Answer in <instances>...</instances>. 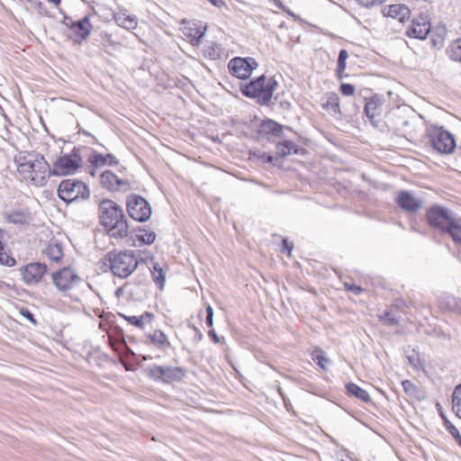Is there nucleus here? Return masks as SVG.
I'll return each mask as SVG.
<instances>
[{
	"instance_id": "obj_57",
	"label": "nucleus",
	"mask_w": 461,
	"mask_h": 461,
	"mask_svg": "<svg viewBox=\"0 0 461 461\" xmlns=\"http://www.w3.org/2000/svg\"><path fill=\"white\" fill-rule=\"evenodd\" d=\"M11 288V285L5 281L0 280V291L5 292Z\"/></svg>"
},
{
	"instance_id": "obj_25",
	"label": "nucleus",
	"mask_w": 461,
	"mask_h": 461,
	"mask_svg": "<svg viewBox=\"0 0 461 461\" xmlns=\"http://www.w3.org/2000/svg\"><path fill=\"white\" fill-rule=\"evenodd\" d=\"M381 104V98L378 97L377 95H375L370 99L366 100L364 107V112L370 121L374 120L375 117L379 113L378 109Z\"/></svg>"
},
{
	"instance_id": "obj_54",
	"label": "nucleus",
	"mask_w": 461,
	"mask_h": 461,
	"mask_svg": "<svg viewBox=\"0 0 461 461\" xmlns=\"http://www.w3.org/2000/svg\"><path fill=\"white\" fill-rule=\"evenodd\" d=\"M293 249V246L290 245L286 239L283 240L282 243V252H287L289 255L291 254Z\"/></svg>"
},
{
	"instance_id": "obj_2",
	"label": "nucleus",
	"mask_w": 461,
	"mask_h": 461,
	"mask_svg": "<svg viewBox=\"0 0 461 461\" xmlns=\"http://www.w3.org/2000/svg\"><path fill=\"white\" fill-rule=\"evenodd\" d=\"M142 262L145 260L136 258L133 250H112L104 257V264L109 267L113 276L120 278L130 276Z\"/></svg>"
},
{
	"instance_id": "obj_28",
	"label": "nucleus",
	"mask_w": 461,
	"mask_h": 461,
	"mask_svg": "<svg viewBox=\"0 0 461 461\" xmlns=\"http://www.w3.org/2000/svg\"><path fill=\"white\" fill-rule=\"evenodd\" d=\"M346 388L348 395L355 396L366 403L371 402L369 393L366 390L359 387L357 384L354 383H348L347 384Z\"/></svg>"
},
{
	"instance_id": "obj_30",
	"label": "nucleus",
	"mask_w": 461,
	"mask_h": 461,
	"mask_svg": "<svg viewBox=\"0 0 461 461\" xmlns=\"http://www.w3.org/2000/svg\"><path fill=\"white\" fill-rule=\"evenodd\" d=\"M204 31L205 29L203 31L201 27H185L184 29V34L189 38V41L192 45L196 46L201 42V40L204 35Z\"/></svg>"
},
{
	"instance_id": "obj_60",
	"label": "nucleus",
	"mask_w": 461,
	"mask_h": 461,
	"mask_svg": "<svg viewBox=\"0 0 461 461\" xmlns=\"http://www.w3.org/2000/svg\"><path fill=\"white\" fill-rule=\"evenodd\" d=\"M210 3H212L216 7H221L224 5V2L222 0H208Z\"/></svg>"
},
{
	"instance_id": "obj_34",
	"label": "nucleus",
	"mask_w": 461,
	"mask_h": 461,
	"mask_svg": "<svg viewBox=\"0 0 461 461\" xmlns=\"http://www.w3.org/2000/svg\"><path fill=\"white\" fill-rule=\"evenodd\" d=\"M452 409L461 419V384L456 386L452 394Z\"/></svg>"
},
{
	"instance_id": "obj_39",
	"label": "nucleus",
	"mask_w": 461,
	"mask_h": 461,
	"mask_svg": "<svg viewBox=\"0 0 461 461\" xmlns=\"http://www.w3.org/2000/svg\"><path fill=\"white\" fill-rule=\"evenodd\" d=\"M432 32L438 36L439 39V43H444V41L447 35V29L444 24L436 26Z\"/></svg>"
},
{
	"instance_id": "obj_56",
	"label": "nucleus",
	"mask_w": 461,
	"mask_h": 461,
	"mask_svg": "<svg viewBox=\"0 0 461 461\" xmlns=\"http://www.w3.org/2000/svg\"><path fill=\"white\" fill-rule=\"evenodd\" d=\"M348 58V53L346 50H340L339 52V58H338V60H342V61H345L347 62V59Z\"/></svg>"
},
{
	"instance_id": "obj_27",
	"label": "nucleus",
	"mask_w": 461,
	"mask_h": 461,
	"mask_svg": "<svg viewBox=\"0 0 461 461\" xmlns=\"http://www.w3.org/2000/svg\"><path fill=\"white\" fill-rule=\"evenodd\" d=\"M447 234H448L452 240L458 245H461V218L455 216L449 227L447 228Z\"/></svg>"
},
{
	"instance_id": "obj_47",
	"label": "nucleus",
	"mask_w": 461,
	"mask_h": 461,
	"mask_svg": "<svg viewBox=\"0 0 461 461\" xmlns=\"http://www.w3.org/2000/svg\"><path fill=\"white\" fill-rule=\"evenodd\" d=\"M346 67H347V62L342 61V60L341 61L338 60L336 75H337L338 79L340 81H341V73L345 72Z\"/></svg>"
},
{
	"instance_id": "obj_35",
	"label": "nucleus",
	"mask_w": 461,
	"mask_h": 461,
	"mask_svg": "<svg viewBox=\"0 0 461 461\" xmlns=\"http://www.w3.org/2000/svg\"><path fill=\"white\" fill-rule=\"evenodd\" d=\"M140 234H136L137 240L143 244L150 245L156 240V233L153 230H147L145 229H140Z\"/></svg>"
},
{
	"instance_id": "obj_45",
	"label": "nucleus",
	"mask_w": 461,
	"mask_h": 461,
	"mask_svg": "<svg viewBox=\"0 0 461 461\" xmlns=\"http://www.w3.org/2000/svg\"><path fill=\"white\" fill-rule=\"evenodd\" d=\"M357 3L364 7H372L375 5H381L385 0H357Z\"/></svg>"
},
{
	"instance_id": "obj_4",
	"label": "nucleus",
	"mask_w": 461,
	"mask_h": 461,
	"mask_svg": "<svg viewBox=\"0 0 461 461\" xmlns=\"http://www.w3.org/2000/svg\"><path fill=\"white\" fill-rule=\"evenodd\" d=\"M277 86V81L274 77L267 78L262 75L242 86L240 90L246 97L257 98L259 104L267 105Z\"/></svg>"
},
{
	"instance_id": "obj_5",
	"label": "nucleus",
	"mask_w": 461,
	"mask_h": 461,
	"mask_svg": "<svg viewBox=\"0 0 461 461\" xmlns=\"http://www.w3.org/2000/svg\"><path fill=\"white\" fill-rule=\"evenodd\" d=\"M85 147H74L69 154L59 156L53 164L50 174L53 176L72 175L82 167V152L86 150Z\"/></svg>"
},
{
	"instance_id": "obj_32",
	"label": "nucleus",
	"mask_w": 461,
	"mask_h": 461,
	"mask_svg": "<svg viewBox=\"0 0 461 461\" xmlns=\"http://www.w3.org/2000/svg\"><path fill=\"white\" fill-rule=\"evenodd\" d=\"M446 51L451 60L461 62V38L451 42Z\"/></svg>"
},
{
	"instance_id": "obj_41",
	"label": "nucleus",
	"mask_w": 461,
	"mask_h": 461,
	"mask_svg": "<svg viewBox=\"0 0 461 461\" xmlns=\"http://www.w3.org/2000/svg\"><path fill=\"white\" fill-rule=\"evenodd\" d=\"M404 392L410 395H413L417 392V386L413 384L410 380H404L402 382Z\"/></svg>"
},
{
	"instance_id": "obj_58",
	"label": "nucleus",
	"mask_w": 461,
	"mask_h": 461,
	"mask_svg": "<svg viewBox=\"0 0 461 461\" xmlns=\"http://www.w3.org/2000/svg\"><path fill=\"white\" fill-rule=\"evenodd\" d=\"M431 42H432V45L437 48H441L444 44V43H439V39L438 37L437 38L434 37V35H432V37H431Z\"/></svg>"
},
{
	"instance_id": "obj_14",
	"label": "nucleus",
	"mask_w": 461,
	"mask_h": 461,
	"mask_svg": "<svg viewBox=\"0 0 461 461\" xmlns=\"http://www.w3.org/2000/svg\"><path fill=\"white\" fill-rule=\"evenodd\" d=\"M101 185L108 191H127L130 189V183L127 179L120 178L113 172L105 170L100 175Z\"/></svg>"
},
{
	"instance_id": "obj_20",
	"label": "nucleus",
	"mask_w": 461,
	"mask_h": 461,
	"mask_svg": "<svg viewBox=\"0 0 461 461\" xmlns=\"http://www.w3.org/2000/svg\"><path fill=\"white\" fill-rule=\"evenodd\" d=\"M5 221L14 225H27L31 221V213L27 209L16 210L7 212L4 216Z\"/></svg>"
},
{
	"instance_id": "obj_40",
	"label": "nucleus",
	"mask_w": 461,
	"mask_h": 461,
	"mask_svg": "<svg viewBox=\"0 0 461 461\" xmlns=\"http://www.w3.org/2000/svg\"><path fill=\"white\" fill-rule=\"evenodd\" d=\"M339 92L345 96H351L355 93V86L351 84L341 83L339 86Z\"/></svg>"
},
{
	"instance_id": "obj_38",
	"label": "nucleus",
	"mask_w": 461,
	"mask_h": 461,
	"mask_svg": "<svg viewBox=\"0 0 461 461\" xmlns=\"http://www.w3.org/2000/svg\"><path fill=\"white\" fill-rule=\"evenodd\" d=\"M447 430L461 447V435L458 429L451 422H447Z\"/></svg>"
},
{
	"instance_id": "obj_18",
	"label": "nucleus",
	"mask_w": 461,
	"mask_h": 461,
	"mask_svg": "<svg viewBox=\"0 0 461 461\" xmlns=\"http://www.w3.org/2000/svg\"><path fill=\"white\" fill-rule=\"evenodd\" d=\"M92 29L93 25L90 22V18L86 15L76 21L75 23L71 25L70 31L75 35L77 41H84L91 34Z\"/></svg>"
},
{
	"instance_id": "obj_51",
	"label": "nucleus",
	"mask_w": 461,
	"mask_h": 461,
	"mask_svg": "<svg viewBox=\"0 0 461 461\" xmlns=\"http://www.w3.org/2000/svg\"><path fill=\"white\" fill-rule=\"evenodd\" d=\"M208 336L214 343H220L221 340H223V338H220L214 330H210L208 331Z\"/></svg>"
},
{
	"instance_id": "obj_23",
	"label": "nucleus",
	"mask_w": 461,
	"mask_h": 461,
	"mask_svg": "<svg viewBox=\"0 0 461 461\" xmlns=\"http://www.w3.org/2000/svg\"><path fill=\"white\" fill-rule=\"evenodd\" d=\"M43 254L51 261L58 263L63 258L62 247L57 241H50L43 250Z\"/></svg>"
},
{
	"instance_id": "obj_44",
	"label": "nucleus",
	"mask_w": 461,
	"mask_h": 461,
	"mask_svg": "<svg viewBox=\"0 0 461 461\" xmlns=\"http://www.w3.org/2000/svg\"><path fill=\"white\" fill-rule=\"evenodd\" d=\"M205 324L209 328L213 325V309L211 305L206 306Z\"/></svg>"
},
{
	"instance_id": "obj_3",
	"label": "nucleus",
	"mask_w": 461,
	"mask_h": 461,
	"mask_svg": "<svg viewBox=\"0 0 461 461\" xmlns=\"http://www.w3.org/2000/svg\"><path fill=\"white\" fill-rule=\"evenodd\" d=\"M17 162V170L25 179H30L35 185L47 181V172L50 173V166L43 156L31 155L20 158Z\"/></svg>"
},
{
	"instance_id": "obj_37",
	"label": "nucleus",
	"mask_w": 461,
	"mask_h": 461,
	"mask_svg": "<svg viewBox=\"0 0 461 461\" xmlns=\"http://www.w3.org/2000/svg\"><path fill=\"white\" fill-rule=\"evenodd\" d=\"M249 154L251 157L260 160L262 163H268V164L276 165L275 161L276 159L273 156L268 155L265 151L255 149V150H250Z\"/></svg>"
},
{
	"instance_id": "obj_16",
	"label": "nucleus",
	"mask_w": 461,
	"mask_h": 461,
	"mask_svg": "<svg viewBox=\"0 0 461 461\" xmlns=\"http://www.w3.org/2000/svg\"><path fill=\"white\" fill-rule=\"evenodd\" d=\"M395 201L401 209L411 213L418 212L422 206L421 200L415 198L409 191H400Z\"/></svg>"
},
{
	"instance_id": "obj_26",
	"label": "nucleus",
	"mask_w": 461,
	"mask_h": 461,
	"mask_svg": "<svg viewBox=\"0 0 461 461\" xmlns=\"http://www.w3.org/2000/svg\"><path fill=\"white\" fill-rule=\"evenodd\" d=\"M282 125L273 120L263 121L259 125V133L279 136L282 132Z\"/></svg>"
},
{
	"instance_id": "obj_12",
	"label": "nucleus",
	"mask_w": 461,
	"mask_h": 461,
	"mask_svg": "<svg viewBox=\"0 0 461 461\" xmlns=\"http://www.w3.org/2000/svg\"><path fill=\"white\" fill-rule=\"evenodd\" d=\"M19 271L22 280L27 285H33L41 282L48 271V267L45 263L32 262L22 267Z\"/></svg>"
},
{
	"instance_id": "obj_43",
	"label": "nucleus",
	"mask_w": 461,
	"mask_h": 461,
	"mask_svg": "<svg viewBox=\"0 0 461 461\" xmlns=\"http://www.w3.org/2000/svg\"><path fill=\"white\" fill-rule=\"evenodd\" d=\"M20 313L22 316H23L25 319H27L33 325H37V321L35 320L33 314L32 313V312L29 309L22 308L20 310Z\"/></svg>"
},
{
	"instance_id": "obj_9",
	"label": "nucleus",
	"mask_w": 461,
	"mask_h": 461,
	"mask_svg": "<svg viewBox=\"0 0 461 461\" xmlns=\"http://www.w3.org/2000/svg\"><path fill=\"white\" fill-rule=\"evenodd\" d=\"M431 146L441 154H450L456 148L453 135L442 127H435L430 131Z\"/></svg>"
},
{
	"instance_id": "obj_36",
	"label": "nucleus",
	"mask_w": 461,
	"mask_h": 461,
	"mask_svg": "<svg viewBox=\"0 0 461 461\" xmlns=\"http://www.w3.org/2000/svg\"><path fill=\"white\" fill-rule=\"evenodd\" d=\"M447 309L454 313L461 314V299L455 296H448L446 299Z\"/></svg>"
},
{
	"instance_id": "obj_33",
	"label": "nucleus",
	"mask_w": 461,
	"mask_h": 461,
	"mask_svg": "<svg viewBox=\"0 0 461 461\" xmlns=\"http://www.w3.org/2000/svg\"><path fill=\"white\" fill-rule=\"evenodd\" d=\"M153 281L157 286L162 290L165 285V272L158 263H153V269L151 270Z\"/></svg>"
},
{
	"instance_id": "obj_1",
	"label": "nucleus",
	"mask_w": 461,
	"mask_h": 461,
	"mask_svg": "<svg viewBox=\"0 0 461 461\" xmlns=\"http://www.w3.org/2000/svg\"><path fill=\"white\" fill-rule=\"evenodd\" d=\"M98 215L101 225L111 238L122 240L128 236L130 225L122 208L115 202L109 199L102 200L98 204Z\"/></svg>"
},
{
	"instance_id": "obj_19",
	"label": "nucleus",
	"mask_w": 461,
	"mask_h": 461,
	"mask_svg": "<svg viewBox=\"0 0 461 461\" xmlns=\"http://www.w3.org/2000/svg\"><path fill=\"white\" fill-rule=\"evenodd\" d=\"M88 162L95 167L108 166H116L119 164V159L113 154H102L96 150H92L88 156Z\"/></svg>"
},
{
	"instance_id": "obj_64",
	"label": "nucleus",
	"mask_w": 461,
	"mask_h": 461,
	"mask_svg": "<svg viewBox=\"0 0 461 461\" xmlns=\"http://www.w3.org/2000/svg\"><path fill=\"white\" fill-rule=\"evenodd\" d=\"M285 402V405L286 409L288 410V406L290 405V403H287V402H286V401H285V402Z\"/></svg>"
},
{
	"instance_id": "obj_48",
	"label": "nucleus",
	"mask_w": 461,
	"mask_h": 461,
	"mask_svg": "<svg viewBox=\"0 0 461 461\" xmlns=\"http://www.w3.org/2000/svg\"><path fill=\"white\" fill-rule=\"evenodd\" d=\"M276 151L277 154L281 157H286L290 155V151L286 149V147H285V141L279 142L276 145Z\"/></svg>"
},
{
	"instance_id": "obj_7",
	"label": "nucleus",
	"mask_w": 461,
	"mask_h": 461,
	"mask_svg": "<svg viewBox=\"0 0 461 461\" xmlns=\"http://www.w3.org/2000/svg\"><path fill=\"white\" fill-rule=\"evenodd\" d=\"M127 212L136 221H147L151 215V206L142 196L131 194L127 197Z\"/></svg>"
},
{
	"instance_id": "obj_24",
	"label": "nucleus",
	"mask_w": 461,
	"mask_h": 461,
	"mask_svg": "<svg viewBox=\"0 0 461 461\" xmlns=\"http://www.w3.org/2000/svg\"><path fill=\"white\" fill-rule=\"evenodd\" d=\"M120 315L123 319H125L129 323L140 329H143L145 324L150 323L154 318V315L151 312H145L143 314L140 316H127L124 314Z\"/></svg>"
},
{
	"instance_id": "obj_13",
	"label": "nucleus",
	"mask_w": 461,
	"mask_h": 461,
	"mask_svg": "<svg viewBox=\"0 0 461 461\" xmlns=\"http://www.w3.org/2000/svg\"><path fill=\"white\" fill-rule=\"evenodd\" d=\"M51 277L53 284L59 291L70 290L81 281L80 277L70 267H64L54 272Z\"/></svg>"
},
{
	"instance_id": "obj_50",
	"label": "nucleus",
	"mask_w": 461,
	"mask_h": 461,
	"mask_svg": "<svg viewBox=\"0 0 461 461\" xmlns=\"http://www.w3.org/2000/svg\"><path fill=\"white\" fill-rule=\"evenodd\" d=\"M103 45L105 47V48H108V47H113V50L116 49V46H118L119 44L118 43H115L112 37L111 36H108L106 35L105 36V39L104 40V42H103Z\"/></svg>"
},
{
	"instance_id": "obj_22",
	"label": "nucleus",
	"mask_w": 461,
	"mask_h": 461,
	"mask_svg": "<svg viewBox=\"0 0 461 461\" xmlns=\"http://www.w3.org/2000/svg\"><path fill=\"white\" fill-rule=\"evenodd\" d=\"M322 107L332 115L340 114L339 97L338 94L334 92L329 93L326 101L322 103Z\"/></svg>"
},
{
	"instance_id": "obj_8",
	"label": "nucleus",
	"mask_w": 461,
	"mask_h": 461,
	"mask_svg": "<svg viewBox=\"0 0 461 461\" xmlns=\"http://www.w3.org/2000/svg\"><path fill=\"white\" fill-rule=\"evenodd\" d=\"M454 215L447 208L441 205H433L427 210L426 219L429 225L446 233Z\"/></svg>"
},
{
	"instance_id": "obj_49",
	"label": "nucleus",
	"mask_w": 461,
	"mask_h": 461,
	"mask_svg": "<svg viewBox=\"0 0 461 461\" xmlns=\"http://www.w3.org/2000/svg\"><path fill=\"white\" fill-rule=\"evenodd\" d=\"M344 286L346 290L352 292L356 295H358L363 292V288L358 285H348V283H345Z\"/></svg>"
},
{
	"instance_id": "obj_11",
	"label": "nucleus",
	"mask_w": 461,
	"mask_h": 461,
	"mask_svg": "<svg viewBox=\"0 0 461 461\" xmlns=\"http://www.w3.org/2000/svg\"><path fill=\"white\" fill-rule=\"evenodd\" d=\"M257 67L258 62L254 58L250 57H235L228 64L230 74L240 79L249 78Z\"/></svg>"
},
{
	"instance_id": "obj_21",
	"label": "nucleus",
	"mask_w": 461,
	"mask_h": 461,
	"mask_svg": "<svg viewBox=\"0 0 461 461\" xmlns=\"http://www.w3.org/2000/svg\"><path fill=\"white\" fill-rule=\"evenodd\" d=\"M126 11L123 13H117L113 14V20L115 21L116 24L122 28H124L126 30H133L137 27L138 24V19L136 15H127Z\"/></svg>"
},
{
	"instance_id": "obj_29",
	"label": "nucleus",
	"mask_w": 461,
	"mask_h": 461,
	"mask_svg": "<svg viewBox=\"0 0 461 461\" xmlns=\"http://www.w3.org/2000/svg\"><path fill=\"white\" fill-rule=\"evenodd\" d=\"M149 339L153 345L157 346L160 349H166L170 346L167 337L160 330H157L152 334H149Z\"/></svg>"
},
{
	"instance_id": "obj_10",
	"label": "nucleus",
	"mask_w": 461,
	"mask_h": 461,
	"mask_svg": "<svg viewBox=\"0 0 461 461\" xmlns=\"http://www.w3.org/2000/svg\"><path fill=\"white\" fill-rule=\"evenodd\" d=\"M185 375V370L180 366H157L149 367V376L163 383L179 382Z\"/></svg>"
},
{
	"instance_id": "obj_46",
	"label": "nucleus",
	"mask_w": 461,
	"mask_h": 461,
	"mask_svg": "<svg viewBox=\"0 0 461 461\" xmlns=\"http://www.w3.org/2000/svg\"><path fill=\"white\" fill-rule=\"evenodd\" d=\"M285 147H286V149L290 151V154H299V148L298 146L290 140H285Z\"/></svg>"
},
{
	"instance_id": "obj_61",
	"label": "nucleus",
	"mask_w": 461,
	"mask_h": 461,
	"mask_svg": "<svg viewBox=\"0 0 461 461\" xmlns=\"http://www.w3.org/2000/svg\"><path fill=\"white\" fill-rule=\"evenodd\" d=\"M277 392H278V393L280 394V396L282 397V399L284 400V402H285V398H286V396H285V394L283 393V390H282V388H281L280 386L277 388Z\"/></svg>"
},
{
	"instance_id": "obj_42",
	"label": "nucleus",
	"mask_w": 461,
	"mask_h": 461,
	"mask_svg": "<svg viewBox=\"0 0 461 461\" xmlns=\"http://www.w3.org/2000/svg\"><path fill=\"white\" fill-rule=\"evenodd\" d=\"M312 359L315 361V363L321 367L322 369H325L324 364L327 363L329 360L326 358L321 351H315Z\"/></svg>"
},
{
	"instance_id": "obj_59",
	"label": "nucleus",
	"mask_w": 461,
	"mask_h": 461,
	"mask_svg": "<svg viewBox=\"0 0 461 461\" xmlns=\"http://www.w3.org/2000/svg\"><path fill=\"white\" fill-rule=\"evenodd\" d=\"M188 327H189L190 329H192V330L195 332V334H196V335H199V340H202V339H203V334H202V332L199 330V329H197V328H196L194 324H192V323H189V324H188Z\"/></svg>"
},
{
	"instance_id": "obj_63",
	"label": "nucleus",
	"mask_w": 461,
	"mask_h": 461,
	"mask_svg": "<svg viewBox=\"0 0 461 461\" xmlns=\"http://www.w3.org/2000/svg\"><path fill=\"white\" fill-rule=\"evenodd\" d=\"M443 420H444V426L447 429V422H450V421L445 416H443Z\"/></svg>"
},
{
	"instance_id": "obj_55",
	"label": "nucleus",
	"mask_w": 461,
	"mask_h": 461,
	"mask_svg": "<svg viewBox=\"0 0 461 461\" xmlns=\"http://www.w3.org/2000/svg\"><path fill=\"white\" fill-rule=\"evenodd\" d=\"M384 318L386 319L387 322L391 325L398 324V320L396 318L391 316L390 312H385Z\"/></svg>"
},
{
	"instance_id": "obj_31",
	"label": "nucleus",
	"mask_w": 461,
	"mask_h": 461,
	"mask_svg": "<svg viewBox=\"0 0 461 461\" xmlns=\"http://www.w3.org/2000/svg\"><path fill=\"white\" fill-rule=\"evenodd\" d=\"M6 236V231L0 229V264L7 267H14L16 264V260L10 255H8L4 249L3 240Z\"/></svg>"
},
{
	"instance_id": "obj_15",
	"label": "nucleus",
	"mask_w": 461,
	"mask_h": 461,
	"mask_svg": "<svg viewBox=\"0 0 461 461\" xmlns=\"http://www.w3.org/2000/svg\"><path fill=\"white\" fill-rule=\"evenodd\" d=\"M430 32V23L427 17L413 19L406 31V35L410 38L425 40Z\"/></svg>"
},
{
	"instance_id": "obj_6",
	"label": "nucleus",
	"mask_w": 461,
	"mask_h": 461,
	"mask_svg": "<svg viewBox=\"0 0 461 461\" xmlns=\"http://www.w3.org/2000/svg\"><path fill=\"white\" fill-rule=\"evenodd\" d=\"M58 196L63 202L70 203L79 200H87L90 196L88 186L82 181L65 179L58 186Z\"/></svg>"
},
{
	"instance_id": "obj_17",
	"label": "nucleus",
	"mask_w": 461,
	"mask_h": 461,
	"mask_svg": "<svg viewBox=\"0 0 461 461\" xmlns=\"http://www.w3.org/2000/svg\"><path fill=\"white\" fill-rule=\"evenodd\" d=\"M382 14L384 16L392 17L398 20L400 23H404L411 17V10L407 5L402 4L384 6L382 10Z\"/></svg>"
},
{
	"instance_id": "obj_52",
	"label": "nucleus",
	"mask_w": 461,
	"mask_h": 461,
	"mask_svg": "<svg viewBox=\"0 0 461 461\" xmlns=\"http://www.w3.org/2000/svg\"><path fill=\"white\" fill-rule=\"evenodd\" d=\"M409 362L411 365L416 366L419 363V357L416 352L413 350L411 355H409L408 357Z\"/></svg>"
},
{
	"instance_id": "obj_62",
	"label": "nucleus",
	"mask_w": 461,
	"mask_h": 461,
	"mask_svg": "<svg viewBox=\"0 0 461 461\" xmlns=\"http://www.w3.org/2000/svg\"><path fill=\"white\" fill-rule=\"evenodd\" d=\"M49 1L53 3L55 5H59L60 3V0H49Z\"/></svg>"
},
{
	"instance_id": "obj_53",
	"label": "nucleus",
	"mask_w": 461,
	"mask_h": 461,
	"mask_svg": "<svg viewBox=\"0 0 461 461\" xmlns=\"http://www.w3.org/2000/svg\"><path fill=\"white\" fill-rule=\"evenodd\" d=\"M76 21H73L72 18L68 15L64 14L62 23L68 27L69 30L71 29V25L75 23Z\"/></svg>"
}]
</instances>
